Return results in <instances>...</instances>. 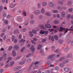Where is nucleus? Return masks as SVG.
Masks as SVG:
<instances>
[{"label": "nucleus", "mask_w": 73, "mask_h": 73, "mask_svg": "<svg viewBox=\"0 0 73 73\" xmlns=\"http://www.w3.org/2000/svg\"><path fill=\"white\" fill-rule=\"evenodd\" d=\"M55 56V54L49 55L48 57V61H50H50H53L55 59L54 58Z\"/></svg>", "instance_id": "nucleus-1"}, {"label": "nucleus", "mask_w": 73, "mask_h": 73, "mask_svg": "<svg viewBox=\"0 0 73 73\" xmlns=\"http://www.w3.org/2000/svg\"><path fill=\"white\" fill-rule=\"evenodd\" d=\"M57 9H60V10H62V7H61L60 6H58L57 7Z\"/></svg>", "instance_id": "nucleus-37"}, {"label": "nucleus", "mask_w": 73, "mask_h": 73, "mask_svg": "<svg viewBox=\"0 0 73 73\" xmlns=\"http://www.w3.org/2000/svg\"><path fill=\"white\" fill-rule=\"evenodd\" d=\"M4 23L5 24H8V21L7 20H5Z\"/></svg>", "instance_id": "nucleus-51"}, {"label": "nucleus", "mask_w": 73, "mask_h": 73, "mask_svg": "<svg viewBox=\"0 0 73 73\" xmlns=\"http://www.w3.org/2000/svg\"><path fill=\"white\" fill-rule=\"evenodd\" d=\"M22 72H23V71L22 70H19V71L17 72V73H21Z\"/></svg>", "instance_id": "nucleus-58"}, {"label": "nucleus", "mask_w": 73, "mask_h": 73, "mask_svg": "<svg viewBox=\"0 0 73 73\" xmlns=\"http://www.w3.org/2000/svg\"><path fill=\"white\" fill-rule=\"evenodd\" d=\"M16 5V4H11L10 6L11 8H14V7H15V6Z\"/></svg>", "instance_id": "nucleus-13"}, {"label": "nucleus", "mask_w": 73, "mask_h": 73, "mask_svg": "<svg viewBox=\"0 0 73 73\" xmlns=\"http://www.w3.org/2000/svg\"><path fill=\"white\" fill-rule=\"evenodd\" d=\"M48 64V67H50L49 65H50V61H48L46 62V64Z\"/></svg>", "instance_id": "nucleus-46"}, {"label": "nucleus", "mask_w": 73, "mask_h": 73, "mask_svg": "<svg viewBox=\"0 0 73 73\" xmlns=\"http://www.w3.org/2000/svg\"><path fill=\"white\" fill-rule=\"evenodd\" d=\"M59 66L60 67H64V64L62 63H61L60 64Z\"/></svg>", "instance_id": "nucleus-26"}, {"label": "nucleus", "mask_w": 73, "mask_h": 73, "mask_svg": "<svg viewBox=\"0 0 73 73\" xmlns=\"http://www.w3.org/2000/svg\"><path fill=\"white\" fill-rule=\"evenodd\" d=\"M12 48H13V47H12V46H10L9 48V51L11 50V49H12Z\"/></svg>", "instance_id": "nucleus-62"}, {"label": "nucleus", "mask_w": 73, "mask_h": 73, "mask_svg": "<svg viewBox=\"0 0 73 73\" xmlns=\"http://www.w3.org/2000/svg\"><path fill=\"white\" fill-rule=\"evenodd\" d=\"M13 33L15 35L16 33L17 34H19V33H20V32H19V29H16L15 30H14Z\"/></svg>", "instance_id": "nucleus-5"}, {"label": "nucleus", "mask_w": 73, "mask_h": 73, "mask_svg": "<svg viewBox=\"0 0 73 73\" xmlns=\"http://www.w3.org/2000/svg\"><path fill=\"white\" fill-rule=\"evenodd\" d=\"M45 31L43 30H41L40 31V34H42V35H43V34H44L45 33Z\"/></svg>", "instance_id": "nucleus-25"}, {"label": "nucleus", "mask_w": 73, "mask_h": 73, "mask_svg": "<svg viewBox=\"0 0 73 73\" xmlns=\"http://www.w3.org/2000/svg\"><path fill=\"white\" fill-rule=\"evenodd\" d=\"M45 27L46 28H51V26L49 24H47L45 25Z\"/></svg>", "instance_id": "nucleus-8"}, {"label": "nucleus", "mask_w": 73, "mask_h": 73, "mask_svg": "<svg viewBox=\"0 0 73 73\" xmlns=\"http://www.w3.org/2000/svg\"><path fill=\"white\" fill-rule=\"evenodd\" d=\"M71 4H72V3H71V2L70 1H68L67 3V4L68 5H71Z\"/></svg>", "instance_id": "nucleus-44"}, {"label": "nucleus", "mask_w": 73, "mask_h": 73, "mask_svg": "<svg viewBox=\"0 0 73 73\" xmlns=\"http://www.w3.org/2000/svg\"><path fill=\"white\" fill-rule=\"evenodd\" d=\"M25 40L22 39L21 40H20V42H25Z\"/></svg>", "instance_id": "nucleus-55"}, {"label": "nucleus", "mask_w": 73, "mask_h": 73, "mask_svg": "<svg viewBox=\"0 0 73 73\" xmlns=\"http://www.w3.org/2000/svg\"><path fill=\"white\" fill-rule=\"evenodd\" d=\"M42 4L43 7H45V6L47 5V3L45 2H43L42 3Z\"/></svg>", "instance_id": "nucleus-17"}, {"label": "nucleus", "mask_w": 73, "mask_h": 73, "mask_svg": "<svg viewBox=\"0 0 73 73\" xmlns=\"http://www.w3.org/2000/svg\"><path fill=\"white\" fill-rule=\"evenodd\" d=\"M60 50L57 49L54 52L56 53H60Z\"/></svg>", "instance_id": "nucleus-22"}, {"label": "nucleus", "mask_w": 73, "mask_h": 73, "mask_svg": "<svg viewBox=\"0 0 73 73\" xmlns=\"http://www.w3.org/2000/svg\"><path fill=\"white\" fill-rule=\"evenodd\" d=\"M64 70L65 72H68L69 71V68L68 67H66L64 68Z\"/></svg>", "instance_id": "nucleus-21"}, {"label": "nucleus", "mask_w": 73, "mask_h": 73, "mask_svg": "<svg viewBox=\"0 0 73 73\" xmlns=\"http://www.w3.org/2000/svg\"><path fill=\"white\" fill-rule=\"evenodd\" d=\"M7 18L8 19H10L11 18V15H9L7 16Z\"/></svg>", "instance_id": "nucleus-48"}, {"label": "nucleus", "mask_w": 73, "mask_h": 73, "mask_svg": "<svg viewBox=\"0 0 73 73\" xmlns=\"http://www.w3.org/2000/svg\"><path fill=\"white\" fill-rule=\"evenodd\" d=\"M21 67L20 66H18L14 68V70L15 71H17V70H19V69H21Z\"/></svg>", "instance_id": "nucleus-7"}, {"label": "nucleus", "mask_w": 73, "mask_h": 73, "mask_svg": "<svg viewBox=\"0 0 73 73\" xmlns=\"http://www.w3.org/2000/svg\"><path fill=\"white\" fill-rule=\"evenodd\" d=\"M14 49L16 50H17L19 49V46L17 45H15L14 46Z\"/></svg>", "instance_id": "nucleus-23"}, {"label": "nucleus", "mask_w": 73, "mask_h": 73, "mask_svg": "<svg viewBox=\"0 0 73 73\" xmlns=\"http://www.w3.org/2000/svg\"><path fill=\"white\" fill-rule=\"evenodd\" d=\"M23 16H27V14L26 12L25 11H23L22 12Z\"/></svg>", "instance_id": "nucleus-31"}, {"label": "nucleus", "mask_w": 73, "mask_h": 73, "mask_svg": "<svg viewBox=\"0 0 73 73\" xmlns=\"http://www.w3.org/2000/svg\"><path fill=\"white\" fill-rule=\"evenodd\" d=\"M32 32L34 34H36V31H35L34 30H33L32 31Z\"/></svg>", "instance_id": "nucleus-61"}, {"label": "nucleus", "mask_w": 73, "mask_h": 73, "mask_svg": "<svg viewBox=\"0 0 73 73\" xmlns=\"http://www.w3.org/2000/svg\"><path fill=\"white\" fill-rule=\"evenodd\" d=\"M46 41V38H44L42 40V42H45Z\"/></svg>", "instance_id": "nucleus-53"}, {"label": "nucleus", "mask_w": 73, "mask_h": 73, "mask_svg": "<svg viewBox=\"0 0 73 73\" xmlns=\"http://www.w3.org/2000/svg\"><path fill=\"white\" fill-rule=\"evenodd\" d=\"M14 64V61L11 62L10 63V66H12L13 65V64Z\"/></svg>", "instance_id": "nucleus-35"}, {"label": "nucleus", "mask_w": 73, "mask_h": 73, "mask_svg": "<svg viewBox=\"0 0 73 73\" xmlns=\"http://www.w3.org/2000/svg\"><path fill=\"white\" fill-rule=\"evenodd\" d=\"M68 11H69V12H72L73 11V9L72 8H70L68 10Z\"/></svg>", "instance_id": "nucleus-45"}, {"label": "nucleus", "mask_w": 73, "mask_h": 73, "mask_svg": "<svg viewBox=\"0 0 73 73\" xmlns=\"http://www.w3.org/2000/svg\"><path fill=\"white\" fill-rule=\"evenodd\" d=\"M61 15L62 17H65V13L64 12H62L61 13Z\"/></svg>", "instance_id": "nucleus-12"}, {"label": "nucleus", "mask_w": 73, "mask_h": 73, "mask_svg": "<svg viewBox=\"0 0 73 73\" xmlns=\"http://www.w3.org/2000/svg\"><path fill=\"white\" fill-rule=\"evenodd\" d=\"M69 50V47L65 48L64 49V52H68Z\"/></svg>", "instance_id": "nucleus-15"}, {"label": "nucleus", "mask_w": 73, "mask_h": 73, "mask_svg": "<svg viewBox=\"0 0 73 73\" xmlns=\"http://www.w3.org/2000/svg\"><path fill=\"white\" fill-rule=\"evenodd\" d=\"M38 7L39 8H41V4H38Z\"/></svg>", "instance_id": "nucleus-56"}, {"label": "nucleus", "mask_w": 73, "mask_h": 73, "mask_svg": "<svg viewBox=\"0 0 73 73\" xmlns=\"http://www.w3.org/2000/svg\"><path fill=\"white\" fill-rule=\"evenodd\" d=\"M70 14H68V15H67V19H69V18H70Z\"/></svg>", "instance_id": "nucleus-57"}, {"label": "nucleus", "mask_w": 73, "mask_h": 73, "mask_svg": "<svg viewBox=\"0 0 73 73\" xmlns=\"http://www.w3.org/2000/svg\"><path fill=\"white\" fill-rule=\"evenodd\" d=\"M70 30H73V26L72 25L70 28Z\"/></svg>", "instance_id": "nucleus-59"}, {"label": "nucleus", "mask_w": 73, "mask_h": 73, "mask_svg": "<svg viewBox=\"0 0 73 73\" xmlns=\"http://www.w3.org/2000/svg\"><path fill=\"white\" fill-rule=\"evenodd\" d=\"M57 3L58 4H63V2L61 1H59L57 2Z\"/></svg>", "instance_id": "nucleus-42"}, {"label": "nucleus", "mask_w": 73, "mask_h": 73, "mask_svg": "<svg viewBox=\"0 0 73 73\" xmlns=\"http://www.w3.org/2000/svg\"><path fill=\"white\" fill-rule=\"evenodd\" d=\"M8 60L6 62L7 63L8 62H9V60H12V58L10 57L8 58Z\"/></svg>", "instance_id": "nucleus-30"}, {"label": "nucleus", "mask_w": 73, "mask_h": 73, "mask_svg": "<svg viewBox=\"0 0 73 73\" xmlns=\"http://www.w3.org/2000/svg\"><path fill=\"white\" fill-rule=\"evenodd\" d=\"M41 12L42 13H45V11L44 9L43 8H42L41 11Z\"/></svg>", "instance_id": "nucleus-41"}, {"label": "nucleus", "mask_w": 73, "mask_h": 73, "mask_svg": "<svg viewBox=\"0 0 73 73\" xmlns=\"http://www.w3.org/2000/svg\"><path fill=\"white\" fill-rule=\"evenodd\" d=\"M55 49V47L54 46H52L51 47V50H54Z\"/></svg>", "instance_id": "nucleus-27"}, {"label": "nucleus", "mask_w": 73, "mask_h": 73, "mask_svg": "<svg viewBox=\"0 0 73 73\" xmlns=\"http://www.w3.org/2000/svg\"><path fill=\"white\" fill-rule=\"evenodd\" d=\"M40 11L39 10H37L34 12V14L35 15H38L40 13Z\"/></svg>", "instance_id": "nucleus-3"}, {"label": "nucleus", "mask_w": 73, "mask_h": 73, "mask_svg": "<svg viewBox=\"0 0 73 73\" xmlns=\"http://www.w3.org/2000/svg\"><path fill=\"white\" fill-rule=\"evenodd\" d=\"M59 44H62L63 42V41L62 40H60L59 41Z\"/></svg>", "instance_id": "nucleus-63"}, {"label": "nucleus", "mask_w": 73, "mask_h": 73, "mask_svg": "<svg viewBox=\"0 0 73 73\" xmlns=\"http://www.w3.org/2000/svg\"><path fill=\"white\" fill-rule=\"evenodd\" d=\"M72 54L71 53H70L68 55V58H70V57H72Z\"/></svg>", "instance_id": "nucleus-32"}, {"label": "nucleus", "mask_w": 73, "mask_h": 73, "mask_svg": "<svg viewBox=\"0 0 73 73\" xmlns=\"http://www.w3.org/2000/svg\"><path fill=\"white\" fill-rule=\"evenodd\" d=\"M65 30V29L63 28V27H61L60 28V32H61V31H62V30Z\"/></svg>", "instance_id": "nucleus-24"}, {"label": "nucleus", "mask_w": 73, "mask_h": 73, "mask_svg": "<svg viewBox=\"0 0 73 73\" xmlns=\"http://www.w3.org/2000/svg\"><path fill=\"white\" fill-rule=\"evenodd\" d=\"M2 11H3V6H2L0 7V13Z\"/></svg>", "instance_id": "nucleus-50"}, {"label": "nucleus", "mask_w": 73, "mask_h": 73, "mask_svg": "<svg viewBox=\"0 0 73 73\" xmlns=\"http://www.w3.org/2000/svg\"><path fill=\"white\" fill-rule=\"evenodd\" d=\"M25 61H26V60H24L23 61L20 62L19 64L20 65H23V64H24L25 63Z\"/></svg>", "instance_id": "nucleus-10"}, {"label": "nucleus", "mask_w": 73, "mask_h": 73, "mask_svg": "<svg viewBox=\"0 0 73 73\" xmlns=\"http://www.w3.org/2000/svg\"><path fill=\"white\" fill-rule=\"evenodd\" d=\"M54 24H58V21L57 20H55L54 21Z\"/></svg>", "instance_id": "nucleus-33"}, {"label": "nucleus", "mask_w": 73, "mask_h": 73, "mask_svg": "<svg viewBox=\"0 0 73 73\" xmlns=\"http://www.w3.org/2000/svg\"><path fill=\"white\" fill-rule=\"evenodd\" d=\"M28 21H27L25 22V26H27V25H28Z\"/></svg>", "instance_id": "nucleus-47"}, {"label": "nucleus", "mask_w": 73, "mask_h": 73, "mask_svg": "<svg viewBox=\"0 0 73 73\" xmlns=\"http://www.w3.org/2000/svg\"><path fill=\"white\" fill-rule=\"evenodd\" d=\"M43 18V16L42 15H40L39 16V19H42Z\"/></svg>", "instance_id": "nucleus-52"}, {"label": "nucleus", "mask_w": 73, "mask_h": 73, "mask_svg": "<svg viewBox=\"0 0 73 73\" xmlns=\"http://www.w3.org/2000/svg\"><path fill=\"white\" fill-rule=\"evenodd\" d=\"M12 54L14 57L16 56V52L15 51H13L12 52Z\"/></svg>", "instance_id": "nucleus-11"}, {"label": "nucleus", "mask_w": 73, "mask_h": 73, "mask_svg": "<svg viewBox=\"0 0 73 73\" xmlns=\"http://www.w3.org/2000/svg\"><path fill=\"white\" fill-rule=\"evenodd\" d=\"M55 69L56 70H58L59 68H58V67L56 66L55 67Z\"/></svg>", "instance_id": "nucleus-60"}, {"label": "nucleus", "mask_w": 73, "mask_h": 73, "mask_svg": "<svg viewBox=\"0 0 73 73\" xmlns=\"http://www.w3.org/2000/svg\"><path fill=\"white\" fill-rule=\"evenodd\" d=\"M38 65V64H36V66H34L33 68V69H37V66Z\"/></svg>", "instance_id": "nucleus-49"}, {"label": "nucleus", "mask_w": 73, "mask_h": 73, "mask_svg": "<svg viewBox=\"0 0 73 73\" xmlns=\"http://www.w3.org/2000/svg\"><path fill=\"white\" fill-rule=\"evenodd\" d=\"M31 49L33 52L35 51V48L33 47V46H32L31 48Z\"/></svg>", "instance_id": "nucleus-18"}, {"label": "nucleus", "mask_w": 73, "mask_h": 73, "mask_svg": "<svg viewBox=\"0 0 73 73\" xmlns=\"http://www.w3.org/2000/svg\"><path fill=\"white\" fill-rule=\"evenodd\" d=\"M49 6L51 8H53L54 7V5L51 2H50L48 3Z\"/></svg>", "instance_id": "nucleus-6"}, {"label": "nucleus", "mask_w": 73, "mask_h": 73, "mask_svg": "<svg viewBox=\"0 0 73 73\" xmlns=\"http://www.w3.org/2000/svg\"><path fill=\"white\" fill-rule=\"evenodd\" d=\"M27 61L28 62H31L32 61V59L29 58L27 59Z\"/></svg>", "instance_id": "nucleus-19"}, {"label": "nucleus", "mask_w": 73, "mask_h": 73, "mask_svg": "<svg viewBox=\"0 0 73 73\" xmlns=\"http://www.w3.org/2000/svg\"><path fill=\"white\" fill-rule=\"evenodd\" d=\"M68 31H70V29H66V30L64 32V34H66V33H68Z\"/></svg>", "instance_id": "nucleus-39"}, {"label": "nucleus", "mask_w": 73, "mask_h": 73, "mask_svg": "<svg viewBox=\"0 0 73 73\" xmlns=\"http://www.w3.org/2000/svg\"><path fill=\"white\" fill-rule=\"evenodd\" d=\"M53 13H58V11L57 10H54L52 11Z\"/></svg>", "instance_id": "nucleus-38"}, {"label": "nucleus", "mask_w": 73, "mask_h": 73, "mask_svg": "<svg viewBox=\"0 0 73 73\" xmlns=\"http://www.w3.org/2000/svg\"><path fill=\"white\" fill-rule=\"evenodd\" d=\"M25 49V47H24L23 48L21 51V52H23Z\"/></svg>", "instance_id": "nucleus-29"}, {"label": "nucleus", "mask_w": 73, "mask_h": 73, "mask_svg": "<svg viewBox=\"0 0 73 73\" xmlns=\"http://www.w3.org/2000/svg\"><path fill=\"white\" fill-rule=\"evenodd\" d=\"M54 38L56 40H58V36L57 35H55L54 36Z\"/></svg>", "instance_id": "nucleus-28"}, {"label": "nucleus", "mask_w": 73, "mask_h": 73, "mask_svg": "<svg viewBox=\"0 0 73 73\" xmlns=\"http://www.w3.org/2000/svg\"><path fill=\"white\" fill-rule=\"evenodd\" d=\"M29 34L31 37H33V33H32V32L30 31L29 33Z\"/></svg>", "instance_id": "nucleus-36"}, {"label": "nucleus", "mask_w": 73, "mask_h": 73, "mask_svg": "<svg viewBox=\"0 0 73 73\" xmlns=\"http://www.w3.org/2000/svg\"><path fill=\"white\" fill-rule=\"evenodd\" d=\"M41 45H39L37 49L38 50H39V49H41Z\"/></svg>", "instance_id": "nucleus-40"}, {"label": "nucleus", "mask_w": 73, "mask_h": 73, "mask_svg": "<svg viewBox=\"0 0 73 73\" xmlns=\"http://www.w3.org/2000/svg\"><path fill=\"white\" fill-rule=\"evenodd\" d=\"M66 59V57H60L58 60V61H63L64 60Z\"/></svg>", "instance_id": "nucleus-4"}, {"label": "nucleus", "mask_w": 73, "mask_h": 73, "mask_svg": "<svg viewBox=\"0 0 73 73\" xmlns=\"http://www.w3.org/2000/svg\"><path fill=\"white\" fill-rule=\"evenodd\" d=\"M40 28H41V29H45V27L43 25H40Z\"/></svg>", "instance_id": "nucleus-16"}, {"label": "nucleus", "mask_w": 73, "mask_h": 73, "mask_svg": "<svg viewBox=\"0 0 73 73\" xmlns=\"http://www.w3.org/2000/svg\"><path fill=\"white\" fill-rule=\"evenodd\" d=\"M32 56V54H30L26 56L27 57H30Z\"/></svg>", "instance_id": "nucleus-64"}, {"label": "nucleus", "mask_w": 73, "mask_h": 73, "mask_svg": "<svg viewBox=\"0 0 73 73\" xmlns=\"http://www.w3.org/2000/svg\"><path fill=\"white\" fill-rule=\"evenodd\" d=\"M34 65H38L37 66H38L40 64H39V62H33L31 65L29 66V68L30 69H31L33 67V66H34Z\"/></svg>", "instance_id": "nucleus-2"}, {"label": "nucleus", "mask_w": 73, "mask_h": 73, "mask_svg": "<svg viewBox=\"0 0 73 73\" xmlns=\"http://www.w3.org/2000/svg\"><path fill=\"white\" fill-rule=\"evenodd\" d=\"M3 17H6L7 16V14H6V13L5 12H4L3 14Z\"/></svg>", "instance_id": "nucleus-43"}, {"label": "nucleus", "mask_w": 73, "mask_h": 73, "mask_svg": "<svg viewBox=\"0 0 73 73\" xmlns=\"http://www.w3.org/2000/svg\"><path fill=\"white\" fill-rule=\"evenodd\" d=\"M46 15L47 16H50V14L49 13L47 12L46 13Z\"/></svg>", "instance_id": "nucleus-34"}, {"label": "nucleus", "mask_w": 73, "mask_h": 73, "mask_svg": "<svg viewBox=\"0 0 73 73\" xmlns=\"http://www.w3.org/2000/svg\"><path fill=\"white\" fill-rule=\"evenodd\" d=\"M68 60L66 59L64 61H63L62 62V63L63 64H67V63H68Z\"/></svg>", "instance_id": "nucleus-14"}, {"label": "nucleus", "mask_w": 73, "mask_h": 73, "mask_svg": "<svg viewBox=\"0 0 73 73\" xmlns=\"http://www.w3.org/2000/svg\"><path fill=\"white\" fill-rule=\"evenodd\" d=\"M18 20L19 21H22V18L21 17H18Z\"/></svg>", "instance_id": "nucleus-20"}, {"label": "nucleus", "mask_w": 73, "mask_h": 73, "mask_svg": "<svg viewBox=\"0 0 73 73\" xmlns=\"http://www.w3.org/2000/svg\"><path fill=\"white\" fill-rule=\"evenodd\" d=\"M15 40V36H12V40L13 41Z\"/></svg>", "instance_id": "nucleus-54"}, {"label": "nucleus", "mask_w": 73, "mask_h": 73, "mask_svg": "<svg viewBox=\"0 0 73 73\" xmlns=\"http://www.w3.org/2000/svg\"><path fill=\"white\" fill-rule=\"evenodd\" d=\"M49 39L50 40H51L52 41H54V37L53 36H52L51 37V36L50 35L49 36Z\"/></svg>", "instance_id": "nucleus-9"}]
</instances>
